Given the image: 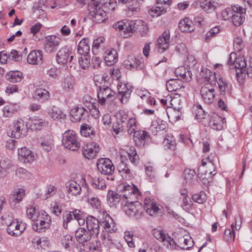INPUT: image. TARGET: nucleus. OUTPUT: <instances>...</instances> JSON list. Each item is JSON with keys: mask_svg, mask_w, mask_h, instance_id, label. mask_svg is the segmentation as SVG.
Wrapping results in <instances>:
<instances>
[{"mask_svg": "<svg viewBox=\"0 0 252 252\" xmlns=\"http://www.w3.org/2000/svg\"><path fill=\"white\" fill-rule=\"evenodd\" d=\"M104 60L108 66H111L116 63L118 61V53L114 49H108L105 51Z\"/></svg>", "mask_w": 252, "mask_h": 252, "instance_id": "30", "label": "nucleus"}, {"mask_svg": "<svg viewBox=\"0 0 252 252\" xmlns=\"http://www.w3.org/2000/svg\"><path fill=\"white\" fill-rule=\"evenodd\" d=\"M199 177L204 183L210 182L212 177L216 174L215 167L209 158L202 160V166L198 168Z\"/></svg>", "mask_w": 252, "mask_h": 252, "instance_id": "5", "label": "nucleus"}, {"mask_svg": "<svg viewBox=\"0 0 252 252\" xmlns=\"http://www.w3.org/2000/svg\"><path fill=\"white\" fill-rule=\"evenodd\" d=\"M163 144L168 149L174 151L176 149V142L175 138L171 135H166Z\"/></svg>", "mask_w": 252, "mask_h": 252, "instance_id": "48", "label": "nucleus"}, {"mask_svg": "<svg viewBox=\"0 0 252 252\" xmlns=\"http://www.w3.org/2000/svg\"><path fill=\"white\" fill-rule=\"evenodd\" d=\"M182 82L179 79H170L166 82V88L169 92L177 91L183 88Z\"/></svg>", "mask_w": 252, "mask_h": 252, "instance_id": "39", "label": "nucleus"}, {"mask_svg": "<svg viewBox=\"0 0 252 252\" xmlns=\"http://www.w3.org/2000/svg\"><path fill=\"white\" fill-rule=\"evenodd\" d=\"M50 96L49 92L44 89L38 88L34 91V97L42 103L48 100Z\"/></svg>", "mask_w": 252, "mask_h": 252, "instance_id": "36", "label": "nucleus"}, {"mask_svg": "<svg viewBox=\"0 0 252 252\" xmlns=\"http://www.w3.org/2000/svg\"><path fill=\"white\" fill-rule=\"evenodd\" d=\"M13 201L16 203L21 202L25 195V190L22 188L15 189L12 192Z\"/></svg>", "mask_w": 252, "mask_h": 252, "instance_id": "50", "label": "nucleus"}, {"mask_svg": "<svg viewBox=\"0 0 252 252\" xmlns=\"http://www.w3.org/2000/svg\"><path fill=\"white\" fill-rule=\"evenodd\" d=\"M9 131L11 136L19 138L26 135L27 132L26 126L22 119L14 121L10 126Z\"/></svg>", "mask_w": 252, "mask_h": 252, "instance_id": "10", "label": "nucleus"}, {"mask_svg": "<svg viewBox=\"0 0 252 252\" xmlns=\"http://www.w3.org/2000/svg\"><path fill=\"white\" fill-rule=\"evenodd\" d=\"M149 135L145 130H138L134 132L133 140L135 144L138 147H143L149 142Z\"/></svg>", "mask_w": 252, "mask_h": 252, "instance_id": "24", "label": "nucleus"}, {"mask_svg": "<svg viewBox=\"0 0 252 252\" xmlns=\"http://www.w3.org/2000/svg\"><path fill=\"white\" fill-rule=\"evenodd\" d=\"M73 57L71 55V51L67 46L63 47L60 49L56 56V60L59 64H65L68 62H71Z\"/></svg>", "mask_w": 252, "mask_h": 252, "instance_id": "14", "label": "nucleus"}, {"mask_svg": "<svg viewBox=\"0 0 252 252\" xmlns=\"http://www.w3.org/2000/svg\"><path fill=\"white\" fill-rule=\"evenodd\" d=\"M141 62L133 55H129L124 62V65L127 69H132L140 67Z\"/></svg>", "mask_w": 252, "mask_h": 252, "instance_id": "42", "label": "nucleus"}, {"mask_svg": "<svg viewBox=\"0 0 252 252\" xmlns=\"http://www.w3.org/2000/svg\"><path fill=\"white\" fill-rule=\"evenodd\" d=\"M223 120H224V119H223L218 115L214 114L211 116L209 125L214 129L220 130L223 127Z\"/></svg>", "mask_w": 252, "mask_h": 252, "instance_id": "32", "label": "nucleus"}, {"mask_svg": "<svg viewBox=\"0 0 252 252\" xmlns=\"http://www.w3.org/2000/svg\"><path fill=\"white\" fill-rule=\"evenodd\" d=\"M118 170L123 174L124 176L125 174V178L126 179H130L132 177L131 170L129 169L127 164L124 161H121L118 166Z\"/></svg>", "mask_w": 252, "mask_h": 252, "instance_id": "49", "label": "nucleus"}, {"mask_svg": "<svg viewBox=\"0 0 252 252\" xmlns=\"http://www.w3.org/2000/svg\"><path fill=\"white\" fill-rule=\"evenodd\" d=\"M235 238V230L232 228L226 229L224 232V239L227 242L233 241Z\"/></svg>", "mask_w": 252, "mask_h": 252, "instance_id": "59", "label": "nucleus"}, {"mask_svg": "<svg viewBox=\"0 0 252 252\" xmlns=\"http://www.w3.org/2000/svg\"><path fill=\"white\" fill-rule=\"evenodd\" d=\"M181 100L174 98L171 100V104L173 107H168L166 111L169 121L176 122L180 119L182 116V108L180 106Z\"/></svg>", "mask_w": 252, "mask_h": 252, "instance_id": "8", "label": "nucleus"}, {"mask_svg": "<svg viewBox=\"0 0 252 252\" xmlns=\"http://www.w3.org/2000/svg\"><path fill=\"white\" fill-rule=\"evenodd\" d=\"M170 42V32L168 30L165 31L158 37L156 44V49L159 53H162L169 47Z\"/></svg>", "mask_w": 252, "mask_h": 252, "instance_id": "17", "label": "nucleus"}, {"mask_svg": "<svg viewBox=\"0 0 252 252\" xmlns=\"http://www.w3.org/2000/svg\"><path fill=\"white\" fill-rule=\"evenodd\" d=\"M41 213V210L39 211L35 206H29L27 209V215L29 218L32 219L33 221L38 217Z\"/></svg>", "mask_w": 252, "mask_h": 252, "instance_id": "51", "label": "nucleus"}, {"mask_svg": "<svg viewBox=\"0 0 252 252\" xmlns=\"http://www.w3.org/2000/svg\"><path fill=\"white\" fill-rule=\"evenodd\" d=\"M228 63L234 65L235 68L237 69L236 76L237 81L240 85L243 84L246 78L245 69H244L247 66L245 59L243 57L236 58V54L232 53L229 56Z\"/></svg>", "mask_w": 252, "mask_h": 252, "instance_id": "4", "label": "nucleus"}, {"mask_svg": "<svg viewBox=\"0 0 252 252\" xmlns=\"http://www.w3.org/2000/svg\"><path fill=\"white\" fill-rule=\"evenodd\" d=\"M115 92L108 86H99L97 91L98 102L105 105L107 101L113 100L115 98Z\"/></svg>", "mask_w": 252, "mask_h": 252, "instance_id": "9", "label": "nucleus"}, {"mask_svg": "<svg viewBox=\"0 0 252 252\" xmlns=\"http://www.w3.org/2000/svg\"><path fill=\"white\" fill-rule=\"evenodd\" d=\"M80 132L82 135L85 137H88L90 134H94V131L88 125H84L81 126L80 129Z\"/></svg>", "mask_w": 252, "mask_h": 252, "instance_id": "63", "label": "nucleus"}, {"mask_svg": "<svg viewBox=\"0 0 252 252\" xmlns=\"http://www.w3.org/2000/svg\"><path fill=\"white\" fill-rule=\"evenodd\" d=\"M86 222L87 230L94 237H96L99 232L100 222L98 220L93 216H89L87 218Z\"/></svg>", "mask_w": 252, "mask_h": 252, "instance_id": "23", "label": "nucleus"}, {"mask_svg": "<svg viewBox=\"0 0 252 252\" xmlns=\"http://www.w3.org/2000/svg\"><path fill=\"white\" fill-rule=\"evenodd\" d=\"M100 224L102 228L107 232L111 233L114 230L115 224L112 218L106 214L105 218L100 221Z\"/></svg>", "mask_w": 252, "mask_h": 252, "instance_id": "35", "label": "nucleus"}, {"mask_svg": "<svg viewBox=\"0 0 252 252\" xmlns=\"http://www.w3.org/2000/svg\"><path fill=\"white\" fill-rule=\"evenodd\" d=\"M66 187L69 193L76 196L80 194L81 188L79 184L75 181H69L66 183Z\"/></svg>", "mask_w": 252, "mask_h": 252, "instance_id": "37", "label": "nucleus"}, {"mask_svg": "<svg viewBox=\"0 0 252 252\" xmlns=\"http://www.w3.org/2000/svg\"><path fill=\"white\" fill-rule=\"evenodd\" d=\"M87 112L83 107H76L71 109L70 115L72 117V121L79 122L85 119Z\"/></svg>", "mask_w": 252, "mask_h": 252, "instance_id": "33", "label": "nucleus"}, {"mask_svg": "<svg viewBox=\"0 0 252 252\" xmlns=\"http://www.w3.org/2000/svg\"><path fill=\"white\" fill-rule=\"evenodd\" d=\"M62 244L65 249H69L73 245L72 237L70 235H66L62 239Z\"/></svg>", "mask_w": 252, "mask_h": 252, "instance_id": "61", "label": "nucleus"}, {"mask_svg": "<svg viewBox=\"0 0 252 252\" xmlns=\"http://www.w3.org/2000/svg\"><path fill=\"white\" fill-rule=\"evenodd\" d=\"M195 172L194 170L186 168L184 170V177L187 182H191L195 177Z\"/></svg>", "mask_w": 252, "mask_h": 252, "instance_id": "60", "label": "nucleus"}, {"mask_svg": "<svg viewBox=\"0 0 252 252\" xmlns=\"http://www.w3.org/2000/svg\"><path fill=\"white\" fill-rule=\"evenodd\" d=\"M27 62L29 63L35 65L41 64L43 62V54L39 50L31 51L27 57Z\"/></svg>", "mask_w": 252, "mask_h": 252, "instance_id": "29", "label": "nucleus"}, {"mask_svg": "<svg viewBox=\"0 0 252 252\" xmlns=\"http://www.w3.org/2000/svg\"><path fill=\"white\" fill-rule=\"evenodd\" d=\"M193 109L197 119L200 120L205 118L206 115L205 111L203 109L200 105L194 106Z\"/></svg>", "mask_w": 252, "mask_h": 252, "instance_id": "57", "label": "nucleus"}, {"mask_svg": "<svg viewBox=\"0 0 252 252\" xmlns=\"http://www.w3.org/2000/svg\"><path fill=\"white\" fill-rule=\"evenodd\" d=\"M51 217L44 211L41 210V213L33 221L32 224V229L37 232H45L50 226Z\"/></svg>", "mask_w": 252, "mask_h": 252, "instance_id": "6", "label": "nucleus"}, {"mask_svg": "<svg viewBox=\"0 0 252 252\" xmlns=\"http://www.w3.org/2000/svg\"><path fill=\"white\" fill-rule=\"evenodd\" d=\"M48 125V122L45 119L39 118L38 117L31 119V128L35 130H39Z\"/></svg>", "mask_w": 252, "mask_h": 252, "instance_id": "41", "label": "nucleus"}, {"mask_svg": "<svg viewBox=\"0 0 252 252\" xmlns=\"http://www.w3.org/2000/svg\"><path fill=\"white\" fill-rule=\"evenodd\" d=\"M180 30L183 32H191L194 31V26L191 20L186 18L181 20L179 23Z\"/></svg>", "mask_w": 252, "mask_h": 252, "instance_id": "43", "label": "nucleus"}, {"mask_svg": "<svg viewBox=\"0 0 252 252\" xmlns=\"http://www.w3.org/2000/svg\"><path fill=\"white\" fill-rule=\"evenodd\" d=\"M175 73L177 77H180L179 79L183 80L185 82L190 81L191 78V72L188 68L185 66H180L176 68Z\"/></svg>", "mask_w": 252, "mask_h": 252, "instance_id": "31", "label": "nucleus"}, {"mask_svg": "<svg viewBox=\"0 0 252 252\" xmlns=\"http://www.w3.org/2000/svg\"><path fill=\"white\" fill-rule=\"evenodd\" d=\"M96 166L98 171L104 175H112L115 170V166L112 161L107 158L98 159Z\"/></svg>", "mask_w": 252, "mask_h": 252, "instance_id": "11", "label": "nucleus"}, {"mask_svg": "<svg viewBox=\"0 0 252 252\" xmlns=\"http://www.w3.org/2000/svg\"><path fill=\"white\" fill-rule=\"evenodd\" d=\"M100 150L99 145L95 142H92L85 145L83 147V156L89 159L95 158Z\"/></svg>", "mask_w": 252, "mask_h": 252, "instance_id": "16", "label": "nucleus"}, {"mask_svg": "<svg viewBox=\"0 0 252 252\" xmlns=\"http://www.w3.org/2000/svg\"><path fill=\"white\" fill-rule=\"evenodd\" d=\"M6 78L11 82H19L23 78V73L19 71H10L6 74Z\"/></svg>", "mask_w": 252, "mask_h": 252, "instance_id": "44", "label": "nucleus"}, {"mask_svg": "<svg viewBox=\"0 0 252 252\" xmlns=\"http://www.w3.org/2000/svg\"><path fill=\"white\" fill-rule=\"evenodd\" d=\"M119 195L112 191H110L107 194V201L109 205L113 206L118 204L120 201Z\"/></svg>", "mask_w": 252, "mask_h": 252, "instance_id": "53", "label": "nucleus"}, {"mask_svg": "<svg viewBox=\"0 0 252 252\" xmlns=\"http://www.w3.org/2000/svg\"><path fill=\"white\" fill-rule=\"evenodd\" d=\"M63 226L65 228H67L68 227V224L73 220V211H65L63 212Z\"/></svg>", "mask_w": 252, "mask_h": 252, "instance_id": "54", "label": "nucleus"}, {"mask_svg": "<svg viewBox=\"0 0 252 252\" xmlns=\"http://www.w3.org/2000/svg\"><path fill=\"white\" fill-rule=\"evenodd\" d=\"M118 127L117 126H113V130L116 134L122 131L124 128V125H126V123L130 118L128 116V113L124 110L120 111L116 115Z\"/></svg>", "mask_w": 252, "mask_h": 252, "instance_id": "21", "label": "nucleus"}, {"mask_svg": "<svg viewBox=\"0 0 252 252\" xmlns=\"http://www.w3.org/2000/svg\"><path fill=\"white\" fill-rule=\"evenodd\" d=\"M26 224L22 222H19L17 220H13L8 225L7 232L10 235L18 236L26 229Z\"/></svg>", "mask_w": 252, "mask_h": 252, "instance_id": "15", "label": "nucleus"}, {"mask_svg": "<svg viewBox=\"0 0 252 252\" xmlns=\"http://www.w3.org/2000/svg\"><path fill=\"white\" fill-rule=\"evenodd\" d=\"M113 28L119 31H122L126 37L131 36L134 32L138 31L142 36L148 32V28L146 23L141 20H122L113 25Z\"/></svg>", "mask_w": 252, "mask_h": 252, "instance_id": "2", "label": "nucleus"}, {"mask_svg": "<svg viewBox=\"0 0 252 252\" xmlns=\"http://www.w3.org/2000/svg\"><path fill=\"white\" fill-rule=\"evenodd\" d=\"M153 234L154 237L161 241L168 248L173 249L174 247V240L171 239L168 234H165L162 230L155 229L153 230Z\"/></svg>", "mask_w": 252, "mask_h": 252, "instance_id": "18", "label": "nucleus"}, {"mask_svg": "<svg viewBox=\"0 0 252 252\" xmlns=\"http://www.w3.org/2000/svg\"><path fill=\"white\" fill-rule=\"evenodd\" d=\"M231 19L234 25L239 26L244 22L245 15L240 13H234Z\"/></svg>", "mask_w": 252, "mask_h": 252, "instance_id": "55", "label": "nucleus"}, {"mask_svg": "<svg viewBox=\"0 0 252 252\" xmlns=\"http://www.w3.org/2000/svg\"><path fill=\"white\" fill-rule=\"evenodd\" d=\"M196 7H200L204 11L210 13L214 11L217 7L218 3L211 0H198L194 2Z\"/></svg>", "mask_w": 252, "mask_h": 252, "instance_id": "22", "label": "nucleus"}, {"mask_svg": "<svg viewBox=\"0 0 252 252\" xmlns=\"http://www.w3.org/2000/svg\"><path fill=\"white\" fill-rule=\"evenodd\" d=\"M92 185L94 188L99 189H103L106 187V184L103 180L96 177L93 179Z\"/></svg>", "mask_w": 252, "mask_h": 252, "instance_id": "56", "label": "nucleus"}, {"mask_svg": "<svg viewBox=\"0 0 252 252\" xmlns=\"http://www.w3.org/2000/svg\"><path fill=\"white\" fill-rule=\"evenodd\" d=\"M201 75L206 82V84L209 85H215L216 83V78L215 73H213L209 69H205L202 70Z\"/></svg>", "mask_w": 252, "mask_h": 252, "instance_id": "38", "label": "nucleus"}, {"mask_svg": "<svg viewBox=\"0 0 252 252\" xmlns=\"http://www.w3.org/2000/svg\"><path fill=\"white\" fill-rule=\"evenodd\" d=\"M123 196L126 199L131 200V202L124 206V211L128 216H139L143 213L142 204L135 200L140 196V191L137 188L134 186L132 188L130 186L124 188Z\"/></svg>", "mask_w": 252, "mask_h": 252, "instance_id": "1", "label": "nucleus"}, {"mask_svg": "<svg viewBox=\"0 0 252 252\" xmlns=\"http://www.w3.org/2000/svg\"><path fill=\"white\" fill-rule=\"evenodd\" d=\"M167 9V6L157 4L156 6L151 9V12H154L157 16H158L165 13Z\"/></svg>", "mask_w": 252, "mask_h": 252, "instance_id": "58", "label": "nucleus"}, {"mask_svg": "<svg viewBox=\"0 0 252 252\" xmlns=\"http://www.w3.org/2000/svg\"><path fill=\"white\" fill-rule=\"evenodd\" d=\"M214 85H209L208 84L202 87L200 90V94L203 101L206 104H209L213 102L215 97V91Z\"/></svg>", "mask_w": 252, "mask_h": 252, "instance_id": "13", "label": "nucleus"}, {"mask_svg": "<svg viewBox=\"0 0 252 252\" xmlns=\"http://www.w3.org/2000/svg\"><path fill=\"white\" fill-rule=\"evenodd\" d=\"M136 127V119L133 117H130L126 123V125H124V128L126 127L128 132L130 134L134 133Z\"/></svg>", "mask_w": 252, "mask_h": 252, "instance_id": "52", "label": "nucleus"}, {"mask_svg": "<svg viewBox=\"0 0 252 252\" xmlns=\"http://www.w3.org/2000/svg\"><path fill=\"white\" fill-rule=\"evenodd\" d=\"M191 199L193 201L198 203H202L206 200V195L204 192H201L199 194H194Z\"/></svg>", "mask_w": 252, "mask_h": 252, "instance_id": "62", "label": "nucleus"}, {"mask_svg": "<svg viewBox=\"0 0 252 252\" xmlns=\"http://www.w3.org/2000/svg\"><path fill=\"white\" fill-rule=\"evenodd\" d=\"M142 209H144L146 212L150 216H154L157 214L158 211L159 210L158 206L157 205V203L153 199L150 198H146L144 200V203Z\"/></svg>", "mask_w": 252, "mask_h": 252, "instance_id": "25", "label": "nucleus"}, {"mask_svg": "<svg viewBox=\"0 0 252 252\" xmlns=\"http://www.w3.org/2000/svg\"><path fill=\"white\" fill-rule=\"evenodd\" d=\"M178 204L186 211L190 210L192 208V201L188 195V191L186 189L180 190V197Z\"/></svg>", "mask_w": 252, "mask_h": 252, "instance_id": "19", "label": "nucleus"}, {"mask_svg": "<svg viewBox=\"0 0 252 252\" xmlns=\"http://www.w3.org/2000/svg\"><path fill=\"white\" fill-rule=\"evenodd\" d=\"M235 50L237 52H241L244 47V43L243 39L240 37H237L234 41Z\"/></svg>", "mask_w": 252, "mask_h": 252, "instance_id": "64", "label": "nucleus"}, {"mask_svg": "<svg viewBox=\"0 0 252 252\" xmlns=\"http://www.w3.org/2000/svg\"><path fill=\"white\" fill-rule=\"evenodd\" d=\"M48 113L54 120L64 119L66 116L61 109L55 107L49 109Z\"/></svg>", "mask_w": 252, "mask_h": 252, "instance_id": "46", "label": "nucleus"}, {"mask_svg": "<svg viewBox=\"0 0 252 252\" xmlns=\"http://www.w3.org/2000/svg\"><path fill=\"white\" fill-rule=\"evenodd\" d=\"M82 248L85 252H89L91 251H99L100 250V243L99 242L94 241L90 243L87 242L85 244L82 245Z\"/></svg>", "mask_w": 252, "mask_h": 252, "instance_id": "47", "label": "nucleus"}, {"mask_svg": "<svg viewBox=\"0 0 252 252\" xmlns=\"http://www.w3.org/2000/svg\"><path fill=\"white\" fill-rule=\"evenodd\" d=\"M62 143L65 148L72 151L77 150L80 146L76 133L70 130L66 131L63 134Z\"/></svg>", "mask_w": 252, "mask_h": 252, "instance_id": "7", "label": "nucleus"}, {"mask_svg": "<svg viewBox=\"0 0 252 252\" xmlns=\"http://www.w3.org/2000/svg\"><path fill=\"white\" fill-rule=\"evenodd\" d=\"M167 127V124L165 121L160 119H158L152 121L150 127V130L152 132L156 135L159 131L163 130Z\"/></svg>", "mask_w": 252, "mask_h": 252, "instance_id": "34", "label": "nucleus"}, {"mask_svg": "<svg viewBox=\"0 0 252 252\" xmlns=\"http://www.w3.org/2000/svg\"><path fill=\"white\" fill-rule=\"evenodd\" d=\"M90 52L89 40L88 38H83L78 46V53L84 56H86Z\"/></svg>", "mask_w": 252, "mask_h": 252, "instance_id": "40", "label": "nucleus"}, {"mask_svg": "<svg viewBox=\"0 0 252 252\" xmlns=\"http://www.w3.org/2000/svg\"><path fill=\"white\" fill-rule=\"evenodd\" d=\"M117 88L121 101L123 103H126L132 91L131 87L128 84L121 83L118 84Z\"/></svg>", "mask_w": 252, "mask_h": 252, "instance_id": "20", "label": "nucleus"}, {"mask_svg": "<svg viewBox=\"0 0 252 252\" xmlns=\"http://www.w3.org/2000/svg\"><path fill=\"white\" fill-rule=\"evenodd\" d=\"M18 158L24 163H31L34 160L35 158L32 151L24 147L18 150Z\"/></svg>", "mask_w": 252, "mask_h": 252, "instance_id": "27", "label": "nucleus"}, {"mask_svg": "<svg viewBox=\"0 0 252 252\" xmlns=\"http://www.w3.org/2000/svg\"><path fill=\"white\" fill-rule=\"evenodd\" d=\"M60 38L55 35L48 36L46 37L44 42V49L48 53H55L59 48Z\"/></svg>", "mask_w": 252, "mask_h": 252, "instance_id": "12", "label": "nucleus"}, {"mask_svg": "<svg viewBox=\"0 0 252 252\" xmlns=\"http://www.w3.org/2000/svg\"><path fill=\"white\" fill-rule=\"evenodd\" d=\"M140 9V4L138 0H131L127 5L126 10L127 14L128 16L133 15L134 12H137Z\"/></svg>", "mask_w": 252, "mask_h": 252, "instance_id": "45", "label": "nucleus"}, {"mask_svg": "<svg viewBox=\"0 0 252 252\" xmlns=\"http://www.w3.org/2000/svg\"><path fill=\"white\" fill-rule=\"evenodd\" d=\"M175 244L174 248L176 246H178L179 248L183 250H188L191 248L193 245V241L190 237L185 238L183 236L180 235L177 238H176V240L174 241Z\"/></svg>", "mask_w": 252, "mask_h": 252, "instance_id": "28", "label": "nucleus"}, {"mask_svg": "<svg viewBox=\"0 0 252 252\" xmlns=\"http://www.w3.org/2000/svg\"><path fill=\"white\" fill-rule=\"evenodd\" d=\"M110 8L112 10L114 7L108 0H101L91 4L89 8L90 15L94 22L100 23L106 19V13Z\"/></svg>", "mask_w": 252, "mask_h": 252, "instance_id": "3", "label": "nucleus"}, {"mask_svg": "<svg viewBox=\"0 0 252 252\" xmlns=\"http://www.w3.org/2000/svg\"><path fill=\"white\" fill-rule=\"evenodd\" d=\"M75 237L80 243L85 244L89 241L92 237H94L91 233L84 228L80 227L75 232Z\"/></svg>", "mask_w": 252, "mask_h": 252, "instance_id": "26", "label": "nucleus"}]
</instances>
